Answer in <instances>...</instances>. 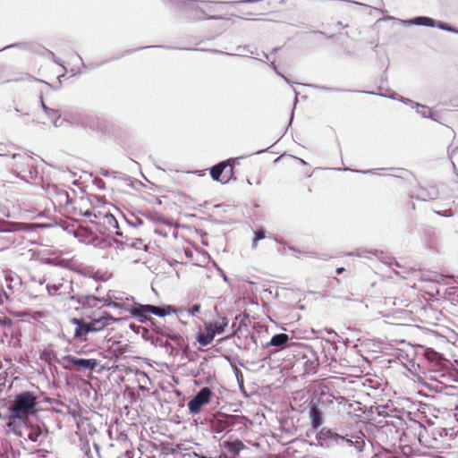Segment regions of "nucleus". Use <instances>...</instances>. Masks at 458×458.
Segmentation results:
<instances>
[{"label": "nucleus", "mask_w": 458, "mask_h": 458, "mask_svg": "<svg viewBox=\"0 0 458 458\" xmlns=\"http://www.w3.org/2000/svg\"><path fill=\"white\" fill-rule=\"evenodd\" d=\"M38 401L32 392L24 391L14 396L12 404L8 407L9 416L7 426L16 427L26 421L30 415L37 412Z\"/></svg>", "instance_id": "obj_1"}, {"label": "nucleus", "mask_w": 458, "mask_h": 458, "mask_svg": "<svg viewBox=\"0 0 458 458\" xmlns=\"http://www.w3.org/2000/svg\"><path fill=\"white\" fill-rule=\"evenodd\" d=\"M32 228L31 224L0 219V251L21 245L24 237L21 233L31 231Z\"/></svg>", "instance_id": "obj_2"}, {"label": "nucleus", "mask_w": 458, "mask_h": 458, "mask_svg": "<svg viewBox=\"0 0 458 458\" xmlns=\"http://www.w3.org/2000/svg\"><path fill=\"white\" fill-rule=\"evenodd\" d=\"M173 6L182 12L189 19L194 20H223L218 14H209L201 4V1L196 0H168Z\"/></svg>", "instance_id": "obj_3"}, {"label": "nucleus", "mask_w": 458, "mask_h": 458, "mask_svg": "<svg viewBox=\"0 0 458 458\" xmlns=\"http://www.w3.org/2000/svg\"><path fill=\"white\" fill-rule=\"evenodd\" d=\"M12 428L17 436L30 441L36 446L44 445L48 437V429L44 424H31L24 421Z\"/></svg>", "instance_id": "obj_4"}, {"label": "nucleus", "mask_w": 458, "mask_h": 458, "mask_svg": "<svg viewBox=\"0 0 458 458\" xmlns=\"http://www.w3.org/2000/svg\"><path fill=\"white\" fill-rule=\"evenodd\" d=\"M366 437L361 430H351L344 434L338 433L336 446L349 451L351 454H360L366 445Z\"/></svg>", "instance_id": "obj_5"}, {"label": "nucleus", "mask_w": 458, "mask_h": 458, "mask_svg": "<svg viewBox=\"0 0 458 458\" xmlns=\"http://www.w3.org/2000/svg\"><path fill=\"white\" fill-rule=\"evenodd\" d=\"M172 312H174V310L170 305L161 307L150 304H138L134 306L131 310V313L133 316L139 318L140 322H144L145 320L148 319L146 315L147 313H151L159 318H163L171 314Z\"/></svg>", "instance_id": "obj_6"}, {"label": "nucleus", "mask_w": 458, "mask_h": 458, "mask_svg": "<svg viewBox=\"0 0 458 458\" xmlns=\"http://www.w3.org/2000/svg\"><path fill=\"white\" fill-rule=\"evenodd\" d=\"M64 369H72V367L66 364L70 363L77 368V370L81 369H88V370H95L98 366V361L96 359H83L77 358L75 356L67 354L63 356L57 361Z\"/></svg>", "instance_id": "obj_7"}, {"label": "nucleus", "mask_w": 458, "mask_h": 458, "mask_svg": "<svg viewBox=\"0 0 458 458\" xmlns=\"http://www.w3.org/2000/svg\"><path fill=\"white\" fill-rule=\"evenodd\" d=\"M213 396L214 393L209 387H202L187 404L190 414H199L202 407L210 403Z\"/></svg>", "instance_id": "obj_8"}, {"label": "nucleus", "mask_w": 458, "mask_h": 458, "mask_svg": "<svg viewBox=\"0 0 458 458\" xmlns=\"http://www.w3.org/2000/svg\"><path fill=\"white\" fill-rule=\"evenodd\" d=\"M338 433L328 428H322L316 434L317 445L323 448H332L336 446V438Z\"/></svg>", "instance_id": "obj_9"}, {"label": "nucleus", "mask_w": 458, "mask_h": 458, "mask_svg": "<svg viewBox=\"0 0 458 458\" xmlns=\"http://www.w3.org/2000/svg\"><path fill=\"white\" fill-rule=\"evenodd\" d=\"M90 318V321L88 322L89 327H91L92 333L98 332L104 329L106 326L109 325L110 321H115L116 319L113 318L108 312L102 311L98 317H93L89 313H85Z\"/></svg>", "instance_id": "obj_10"}, {"label": "nucleus", "mask_w": 458, "mask_h": 458, "mask_svg": "<svg viewBox=\"0 0 458 458\" xmlns=\"http://www.w3.org/2000/svg\"><path fill=\"white\" fill-rule=\"evenodd\" d=\"M72 325H75V330L73 334V339L80 341L81 343L87 341V335L89 333H92L91 327L88 322L84 321L82 318H73L70 320Z\"/></svg>", "instance_id": "obj_11"}, {"label": "nucleus", "mask_w": 458, "mask_h": 458, "mask_svg": "<svg viewBox=\"0 0 458 458\" xmlns=\"http://www.w3.org/2000/svg\"><path fill=\"white\" fill-rule=\"evenodd\" d=\"M71 300L76 301L79 304L81 305L82 309L85 310L97 308L98 303H103L106 301V298H98L93 295L72 296Z\"/></svg>", "instance_id": "obj_12"}, {"label": "nucleus", "mask_w": 458, "mask_h": 458, "mask_svg": "<svg viewBox=\"0 0 458 458\" xmlns=\"http://www.w3.org/2000/svg\"><path fill=\"white\" fill-rule=\"evenodd\" d=\"M291 340L289 335L284 333L274 335L270 341L265 345L266 348L277 347L284 348L289 346L288 342Z\"/></svg>", "instance_id": "obj_13"}, {"label": "nucleus", "mask_w": 458, "mask_h": 458, "mask_svg": "<svg viewBox=\"0 0 458 458\" xmlns=\"http://www.w3.org/2000/svg\"><path fill=\"white\" fill-rule=\"evenodd\" d=\"M229 166V161H223L210 168V175L214 181L226 183L224 178V171Z\"/></svg>", "instance_id": "obj_14"}, {"label": "nucleus", "mask_w": 458, "mask_h": 458, "mask_svg": "<svg viewBox=\"0 0 458 458\" xmlns=\"http://www.w3.org/2000/svg\"><path fill=\"white\" fill-rule=\"evenodd\" d=\"M310 425L313 429H318L324 423V414L317 406H311L310 409Z\"/></svg>", "instance_id": "obj_15"}, {"label": "nucleus", "mask_w": 458, "mask_h": 458, "mask_svg": "<svg viewBox=\"0 0 458 458\" xmlns=\"http://www.w3.org/2000/svg\"><path fill=\"white\" fill-rule=\"evenodd\" d=\"M70 289H72V285L68 282L47 285V290L50 296L68 293Z\"/></svg>", "instance_id": "obj_16"}, {"label": "nucleus", "mask_w": 458, "mask_h": 458, "mask_svg": "<svg viewBox=\"0 0 458 458\" xmlns=\"http://www.w3.org/2000/svg\"><path fill=\"white\" fill-rule=\"evenodd\" d=\"M403 22L410 25H417V26H426V27H435L436 21L432 18L426 16H419L412 20L403 21Z\"/></svg>", "instance_id": "obj_17"}, {"label": "nucleus", "mask_w": 458, "mask_h": 458, "mask_svg": "<svg viewBox=\"0 0 458 458\" xmlns=\"http://www.w3.org/2000/svg\"><path fill=\"white\" fill-rule=\"evenodd\" d=\"M234 416H229L224 420H218L215 426V431L221 433L225 430L229 431L230 428L234 424Z\"/></svg>", "instance_id": "obj_18"}, {"label": "nucleus", "mask_w": 458, "mask_h": 458, "mask_svg": "<svg viewBox=\"0 0 458 458\" xmlns=\"http://www.w3.org/2000/svg\"><path fill=\"white\" fill-rule=\"evenodd\" d=\"M6 286L9 290H14L21 285V280L16 274L8 273L5 275Z\"/></svg>", "instance_id": "obj_19"}, {"label": "nucleus", "mask_w": 458, "mask_h": 458, "mask_svg": "<svg viewBox=\"0 0 458 458\" xmlns=\"http://www.w3.org/2000/svg\"><path fill=\"white\" fill-rule=\"evenodd\" d=\"M206 329H207V333H205V334L200 333V334H199V335L197 337V341L201 346L208 345L213 341V339L216 335L215 332H212L211 329H209V327H208V326H206Z\"/></svg>", "instance_id": "obj_20"}, {"label": "nucleus", "mask_w": 458, "mask_h": 458, "mask_svg": "<svg viewBox=\"0 0 458 458\" xmlns=\"http://www.w3.org/2000/svg\"><path fill=\"white\" fill-rule=\"evenodd\" d=\"M162 335H165L167 339L172 340L180 348H182L186 344L183 336L179 333H174L169 330L163 333Z\"/></svg>", "instance_id": "obj_21"}, {"label": "nucleus", "mask_w": 458, "mask_h": 458, "mask_svg": "<svg viewBox=\"0 0 458 458\" xmlns=\"http://www.w3.org/2000/svg\"><path fill=\"white\" fill-rule=\"evenodd\" d=\"M228 325V320L226 318H222L220 321H216L214 323H210L208 325V327L211 329L212 332L216 334H222L225 331V328Z\"/></svg>", "instance_id": "obj_22"}, {"label": "nucleus", "mask_w": 458, "mask_h": 458, "mask_svg": "<svg viewBox=\"0 0 458 458\" xmlns=\"http://www.w3.org/2000/svg\"><path fill=\"white\" fill-rule=\"evenodd\" d=\"M226 4H228V3L227 2L201 1V4L203 5L204 9H206L209 14H215V13L219 12L218 7L220 5Z\"/></svg>", "instance_id": "obj_23"}, {"label": "nucleus", "mask_w": 458, "mask_h": 458, "mask_svg": "<svg viewBox=\"0 0 458 458\" xmlns=\"http://www.w3.org/2000/svg\"><path fill=\"white\" fill-rule=\"evenodd\" d=\"M237 53L235 54H230V53H225L217 50H213L214 53H221L228 55H242V56H247L249 55H254L255 52L250 49L249 46H238L236 47Z\"/></svg>", "instance_id": "obj_24"}, {"label": "nucleus", "mask_w": 458, "mask_h": 458, "mask_svg": "<svg viewBox=\"0 0 458 458\" xmlns=\"http://www.w3.org/2000/svg\"><path fill=\"white\" fill-rule=\"evenodd\" d=\"M417 111V113L423 118H431L433 120H436L434 117H433V113L432 111L430 110V108L427 106H424V105H421V104H419V103H416L414 107Z\"/></svg>", "instance_id": "obj_25"}, {"label": "nucleus", "mask_w": 458, "mask_h": 458, "mask_svg": "<svg viewBox=\"0 0 458 458\" xmlns=\"http://www.w3.org/2000/svg\"><path fill=\"white\" fill-rule=\"evenodd\" d=\"M55 201L59 206L68 207L72 203V199L66 191H62L57 193Z\"/></svg>", "instance_id": "obj_26"}, {"label": "nucleus", "mask_w": 458, "mask_h": 458, "mask_svg": "<svg viewBox=\"0 0 458 458\" xmlns=\"http://www.w3.org/2000/svg\"><path fill=\"white\" fill-rule=\"evenodd\" d=\"M318 366V360L317 358L309 359L304 362L305 371L307 373H315Z\"/></svg>", "instance_id": "obj_27"}, {"label": "nucleus", "mask_w": 458, "mask_h": 458, "mask_svg": "<svg viewBox=\"0 0 458 458\" xmlns=\"http://www.w3.org/2000/svg\"><path fill=\"white\" fill-rule=\"evenodd\" d=\"M44 263L51 266H59V267H67L68 260L65 259H58L56 258H47L44 259Z\"/></svg>", "instance_id": "obj_28"}, {"label": "nucleus", "mask_w": 458, "mask_h": 458, "mask_svg": "<svg viewBox=\"0 0 458 458\" xmlns=\"http://www.w3.org/2000/svg\"><path fill=\"white\" fill-rule=\"evenodd\" d=\"M81 449L84 454V458H95L89 441L81 442Z\"/></svg>", "instance_id": "obj_29"}, {"label": "nucleus", "mask_w": 458, "mask_h": 458, "mask_svg": "<svg viewBox=\"0 0 458 458\" xmlns=\"http://www.w3.org/2000/svg\"><path fill=\"white\" fill-rule=\"evenodd\" d=\"M436 26L442 30H445V31H449V32H453V33H456V34L458 32L457 29H455L443 21L436 22Z\"/></svg>", "instance_id": "obj_30"}, {"label": "nucleus", "mask_w": 458, "mask_h": 458, "mask_svg": "<svg viewBox=\"0 0 458 458\" xmlns=\"http://www.w3.org/2000/svg\"><path fill=\"white\" fill-rule=\"evenodd\" d=\"M223 174H224L225 180H226V182H228L229 180L233 177V165H232V164L230 162H229V166L225 169Z\"/></svg>", "instance_id": "obj_31"}, {"label": "nucleus", "mask_w": 458, "mask_h": 458, "mask_svg": "<svg viewBox=\"0 0 458 458\" xmlns=\"http://www.w3.org/2000/svg\"><path fill=\"white\" fill-rule=\"evenodd\" d=\"M10 299L9 294L0 286V305H4Z\"/></svg>", "instance_id": "obj_32"}, {"label": "nucleus", "mask_w": 458, "mask_h": 458, "mask_svg": "<svg viewBox=\"0 0 458 458\" xmlns=\"http://www.w3.org/2000/svg\"><path fill=\"white\" fill-rule=\"evenodd\" d=\"M41 106L47 116H50V113H53V114L55 116L57 115V110L51 109L48 106H47L42 98H41Z\"/></svg>", "instance_id": "obj_33"}, {"label": "nucleus", "mask_w": 458, "mask_h": 458, "mask_svg": "<svg viewBox=\"0 0 458 458\" xmlns=\"http://www.w3.org/2000/svg\"><path fill=\"white\" fill-rule=\"evenodd\" d=\"M266 237V232L264 229H259L254 232V238L256 241H261Z\"/></svg>", "instance_id": "obj_34"}, {"label": "nucleus", "mask_w": 458, "mask_h": 458, "mask_svg": "<svg viewBox=\"0 0 458 458\" xmlns=\"http://www.w3.org/2000/svg\"><path fill=\"white\" fill-rule=\"evenodd\" d=\"M269 66L275 71V72L276 74H278L279 76H281L282 78H284V80L287 82V83H291V81H289L288 78H286L284 75H283L278 70H277V67L275 64V62H271L269 64Z\"/></svg>", "instance_id": "obj_35"}, {"label": "nucleus", "mask_w": 458, "mask_h": 458, "mask_svg": "<svg viewBox=\"0 0 458 458\" xmlns=\"http://www.w3.org/2000/svg\"><path fill=\"white\" fill-rule=\"evenodd\" d=\"M398 100L407 106H410L411 108H413L416 104V102L412 101L411 99L403 97H400Z\"/></svg>", "instance_id": "obj_36"}, {"label": "nucleus", "mask_w": 458, "mask_h": 458, "mask_svg": "<svg viewBox=\"0 0 458 458\" xmlns=\"http://www.w3.org/2000/svg\"><path fill=\"white\" fill-rule=\"evenodd\" d=\"M200 310L199 304H194L191 309L188 310V313L191 316H195Z\"/></svg>", "instance_id": "obj_37"}, {"label": "nucleus", "mask_w": 458, "mask_h": 458, "mask_svg": "<svg viewBox=\"0 0 458 458\" xmlns=\"http://www.w3.org/2000/svg\"><path fill=\"white\" fill-rule=\"evenodd\" d=\"M105 216L107 218L108 223L110 225H114V227H118V223L116 219L112 215H105Z\"/></svg>", "instance_id": "obj_38"}, {"label": "nucleus", "mask_w": 458, "mask_h": 458, "mask_svg": "<svg viewBox=\"0 0 458 458\" xmlns=\"http://www.w3.org/2000/svg\"><path fill=\"white\" fill-rule=\"evenodd\" d=\"M344 171H352V172H354V173H363V174L371 173V174H377V171L378 169H370V170H368V171H360V170H352L350 168H344Z\"/></svg>", "instance_id": "obj_39"}, {"label": "nucleus", "mask_w": 458, "mask_h": 458, "mask_svg": "<svg viewBox=\"0 0 458 458\" xmlns=\"http://www.w3.org/2000/svg\"><path fill=\"white\" fill-rule=\"evenodd\" d=\"M93 448H94V451H95V454L98 458H101V454H100V445L97 443H94L93 444Z\"/></svg>", "instance_id": "obj_40"}, {"label": "nucleus", "mask_w": 458, "mask_h": 458, "mask_svg": "<svg viewBox=\"0 0 458 458\" xmlns=\"http://www.w3.org/2000/svg\"><path fill=\"white\" fill-rule=\"evenodd\" d=\"M369 251H357L356 253H353V252H351L349 253L350 256H352V255H356L358 257H369L367 254H369Z\"/></svg>", "instance_id": "obj_41"}, {"label": "nucleus", "mask_w": 458, "mask_h": 458, "mask_svg": "<svg viewBox=\"0 0 458 458\" xmlns=\"http://www.w3.org/2000/svg\"><path fill=\"white\" fill-rule=\"evenodd\" d=\"M48 117H49L50 119H52L53 123H54V125H55V126H58V124H57V120H58V119H59V117H60V114H59L58 113H57V115H56V116H55V115L53 114V113H50V116H48Z\"/></svg>", "instance_id": "obj_42"}, {"label": "nucleus", "mask_w": 458, "mask_h": 458, "mask_svg": "<svg viewBox=\"0 0 458 458\" xmlns=\"http://www.w3.org/2000/svg\"><path fill=\"white\" fill-rule=\"evenodd\" d=\"M103 306L119 307V306H120V304H119V303H117V302H114V301H109V302H107V301H106V302H103V303H102V305L100 306V308H101V307H103Z\"/></svg>", "instance_id": "obj_43"}, {"label": "nucleus", "mask_w": 458, "mask_h": 458, "mask_svg": "<svg viewBox=\"0 0 458 458\" xmlns=\"http://www.w3.org/2000/svg\"><path fill=\"white\" fill-rule=\"evenodd\" d=\"M83 216L90 218L91 216L98 217V215L90 210H87L83 213Z\"/></svg>", "instance_id": "obj_44"}, {"label": "nucleus", "mask_w": 458, "mask_h": 458, "mask_svg": "<svg viewBox=\"0 0 458 458\" xmlns=\"http://www.w3.org/2000/svg\"><path fill=\"white\" fill-rule=\"evenodd\" d=\"M123 456H124V457H126V458H133V456H134V453H133V451L127 450V451L123 454Z\"/></svg>", "instance_id": "obj_45"}, {"label": "nucleus", "mask_w": 458, "mask_h": 458, "mask_svg": "<svg viewBox=\"0 0 458 458\" xmlns=\"http://www.w3.org/2000/svg\"><path fill=\"white\" fill-rule=\"evenodd\" d=\"M316 89H327V90H331V91H336L337 90V89H331V88H326L324 86H316Z\"/></svg>", "instance_id": "obj_46"}, {"label": "nucleus", "mask_w": 458, "mask_h": 458, "mask_svg": "<svg viewBox=\"0 0 458 458\" xmlns=\"http://www.w3.org/2000/svg\"><path fill=\"white\" fill-rule=\"evenodd\" d=\"M100 174L105 176V177H107V176H109V172L107 170L102 169L100 171Z\"/></svg>", "instance_id": "obj_47"}, {"label": "nucleus", "mask_w": 458, "mask_h": 458, "mask_svg": "<svg viewBox=\"0 0 458 458\" xmlns=\"http://www.w3.org/2000/svg\"><path fill=\"white\" fill-rule=\"evenodd\" d=\"M50 55H52L53 60L55 61V63L58 64H61L60 60L55 56L54 53L50 52Z\"/></svg>", "instance_id": "obj_48"}, {"label": "nucleus", "mask_w": 458, "mask_h": 458, "mask_svg": "<svg viewBox=\"0 0 458 458\" xmlns=\"http://www.w3.org/2000/svg\"><path fill=\"white\" fill-rule=\"evenodd\" d=\"M96 182H97V184H98V186L99 188H103L104 187L105 183H104V182L102 180H100V179L99 180H96Z\"/></svg>", "instance_id": "obj_49"}, {"label": "nucleus", "mask_w": 458, "mask_h": 458, "mask_svg": "<svg viewBox=\"0 0 458 458\" xmlns=\"http://www.w3.org/2000/svg\"><path fill=\"white\" fill-rule=\"evenodd\" d=\"M258 242H259V241H256V240H255V238L253 239L252 243H251V247H252V249H257V247H258Z\"/></svg>", "instance_id": "obj_50"}, {"label": "nucleus", "mask_w": 458, "mask_h": 458, "mask_svg": "<svg viewBox=\"0 0 458 458\" xmlns=\"http://www.w3.org/2000/svg\"><path fill=\"white\" fill-rule=\"evenodd\" d=\"M437 214H438V215H442V216H452L451 212H449V213L447 214V211H445V213H444V214H442L441 212H437Z\"/></svg>", "instance_id": "obj_51"}, {"label": "nucleus", "mask_w": 458, "mask_h": 458, "mask_svg": "<svg viewBox=\"0 0 458 458\" xmlns=\"http://www.w3.org/2000/svg\"><path fill=\"white\" fill-rule=\"evenodd\" d=\"M343 271H344V268H343V267H340V268H337V269H336V273H337V275H340Z\"/></svg>", "instance_id": "obj_52"}, {"label": "nucleus", "mask_w": 458, "mask_h": 458, "mask_svg": "<svg viewBox=\"0 0 458 458\" xmlns=\"http://www.w3.org/2000/svg\"><path fill=\"white\" fill-rule=\"evenodd\" d=\"M450 278H452L454 283H458V277L456 278L454 276H451Z\"/></svg>", "instance_id": "obj_53"}, {"label": "nucleus", "mask_w": 458, "mask_h": 458, "mask_svg": "<svg viewBox=\"0 0 458 458\" xmlns=\"http://www.w3.org/2000/svg\"><path fill=\"white\" fill-rule=\"evenodd\" d=\"M453 167H454V171L455 174L458 176V172L456 171V166H455L454 163H453Z\"/></svg>", "instance_id": "obj_54"}, {"label": "nucleus", "mask_w": 458, "mask_h": 458, "mask_svg": "<svg viewBox=\"0 0 458 458\" xmlns=\"http://www.w3.org/2000/svg\"><path fill=\"white\" fill-rule=\"evenodd\" d=\"M288 249H289V250H293V251H296L295 248H294V247H293V246H288Z\"/></svg>", "instance_id": "obj_55"}, {"label": "nucleus", "mask_w": 458, "mask_h": 458, "mask_svg": "<svg viewBox=\"0 0 458 458\" xmlns=\"http://www.w3.org/2000/svg\"><path fill=\"white\" fill-rule=\"evenodd\" d=\"M263 55H264V56H265V58H266V59H267V58H268V55H267V54H265V53H264Z\"/></svg>", "instance_id": "obj_56"}, {"label": "nucleus", "mask_w": 458, "mask_h": 458, "mask_svg": "<svg viewBox=\"0 0 458 458\" xmlns=\"http://www.w3.org/2000/svg\"><path fill=\"white\" fill-rule=\"evenodd\" d=\"M390 98L395 99L394 96H389Z\"/></svg>", "instance_id": "obj_57"}, {"label": "nucleus", "mask_w": 458, "mask_h": 458, "mask_svg": "<svg viewBox=\"0 0 458 458\" xmlns=\"http://www.w3.org/2000/svg\"><path fill=\"white\" fill-rule=\"evenodd\" d=\"M115 233H116V235H122V233H119L118 231Z\"/></svg>", "instance_id": "obj_58"}, {"label": "nucleus", "mask_w": 458, "mask_h": 458, "mask_svg": "<svg viewBox=\"0 0 458 458\" xmlns=\"http://www.w3.org/2000/svg\"><path fill=\"white\" fill-rule=\"evenodd\" d=\"M293 112L292 113V115H291V121L293 120Z\"/></svg>", "instance_id": "obj_59"}, {"label": "nucleus", "mask_w": 458, "mask_h": 458, "mask_svg": "<svg viewBox=\"0 0 458 458\" xmlns=\"http://www.w3.org/2000/svg\"><path fill=\"white\" fill-rule=\"evenodd\" d=\"M7 154H3V153H0V156H6Z\"/></svg>", "instance_id": "obj_60"}, {"label": "nucleus", "mask_w": 458, "mask_h": 458, "mask_svg": "<svg viewBox=\"0 0 458 458\" xmlns=\"http://www.w3.org/2000/svg\"><path fill=\"white\" fill-rule=\"evenodd\" d=\"M118 458H122V457H118Z\"/></svg>", "instance_id": "obj_61"}]
</instances>
